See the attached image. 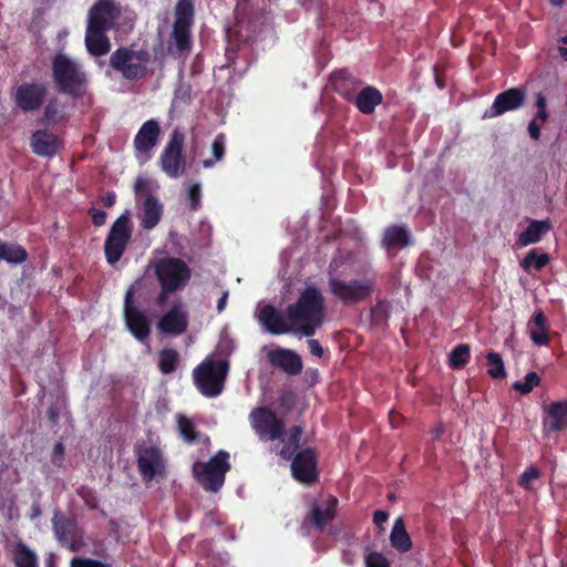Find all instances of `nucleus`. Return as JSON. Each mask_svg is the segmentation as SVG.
I'll return each instance as SVG.
<instances>
[{
  "label": "nucleus",
  "instance_id": "12",
  "mask_svg": "<svg viewBox=\"0 0 567 567\" xmlns=\"http://www.w3.org/2000/svg\"><path fill=\"white\" fill-rule=\"evenodd\" d=\"M290 460L291 475L297 482L312 485L318 481V457L315 449L299 451Z\"/></svg>",
  "mask_w": 567,
  "mask_h": 567
},
{
  "label": "nucleus",
  "instance_id": "23",
  "mask_svg": "<svg viewBox=\"0 0 567 567\" xmlns=\"http://www.w3.org/2000/svg\"><path fill=\"white\" fill-rule=\"evenodd\" d=\"M330 81L333 90L348 102L353 101L361 85V81L347 70L333 72Z\"/></svg>",
  "mask_w": 567,
  "mask_h": 567
},
{
  "label": "nucleus",
  "instance_id": "57",
  "mask_svg": "<svg viewBox=\"0 0 567 567\" xmlns=\"http://www.w3.org/2000/svg\"><path fill=\"white\" fill-rule=\"evenodd\" d=\"M250 9V0H236L235 14L236 17L245 16Z\"/></svg>",
  "mask_w": 567,
  "mask_h": 567
},
{
  "label": "nucleus",
  "instance_id": "56",
  "mask_svg": "<svg viewBox=\"0 0 567 567\" xmlns=\"http://www.w3.org/2000/svg\"><path fill=\"white\" fill-rule=\"evenodd\" d=\"M307 342H308V346L310 349V353L312 355H315L317 358L323 357V353H324L323 348L317 339H309Z\"/></svg>",
  "mask_w": 567,
  "mask_h": 567
},
{
  "label": "nucleus",
  "instance_id": "18",
  "mask_svg": "<svg viewBox=\"0 0 567 567\" xmlns=\"http://www.w3.org/2000/svg\"><path fill=\"white\" fill-rule=\"evenodd\" d=\"M258 320L271 334L293 333L292 323L286 318L285 312L278 311L270 303L260 309Z\"/></svg>",
  "mask_w": 567,
  "mask_h": 567
},
{
  "label": "nucleus",
  "instance_id": "48",
  "mask_svg": "<svg viewBox=\"0 0 567 567\" xmlns=\"http://www.w3.org/2000/svg\"><path fill=\"white\" fill-rule=\"evenodd\" d=\"M365 567H391V561L380 551H371L364 557Z\"/></svg>",
  "mask_w": 567,
  "mask_h": 567
},
{
  "label": "nucleus",
  "instance_id": "9",
  "mask_svg": "<svg viewBox=\"0 0 567 567\" xmlns=\"http://www.w3.org/2000/svg\"><path fill=\"white\" fill-rule=\"evenodd\" d=\"M185 138V134L181 128H174L159 156L161 168L171 178H177L184 173L185 159L183 151Z\"/></svg>",
  "mask_w": 567,
  "mask_h": 567
},
{
  "label": "nucleus",
  "instance_id": "35",
  "mask_svg": "<svg viewBox=\"0 0 567 567\" xmlns=\"http://www.w3.org/2000/svg\"><path fill=\"white\" fill-rule=\"evenodd\" d=\"M13 561L16 567H38V557L22 542L17 543L13 550Z\"/></svg>",
  "mask_w": 567,
  "mask_h": 567
},
{
  "label": "nucleus",
  "instance_id": "55",
  "mask_svg": "<svg viewBox=\"0 0 567 567\" xmlns=\"http://www.w3.org/2000/svg\"><path fill=\"white\" fill-rule=\"evenodd\" d=\"M540 128L542 123L536 122V120H532L527 126L528 134L532 140L538 141L540 137Z\"/></svg>",
  "mask_w": 567,
  "mask_h": 567
},
{
  "label": "nucleus",
  "instance_id": "7",
  "mask_svg": "<svg viewBox=\"0 0 567 567\" xmlns=\"http://www.w3.org/2000/svg\"><path fill=\"white\" fill-rule=\"evenodd\" d=\"M158 284L167 285L173 289H183L192 278L189 266L177 257H162L154 259L150 265Z\"/></svg>",
  "mask_w": 567,
  "mask_h": 567
},
{
  "label": "nucleus",
  "instance_id": "53",
  "mask_svg": "<svg viewBox=\"0 0 567 567\" xmlns=\"http://www.w3.org/2000/svg\"><path fill=\"white\" fill-rule=\"evenodd\" d=\"M188 198L190 202L192 209L196 210L198 208L199 199H200V185L199 184H194L189 187Z\"/></svg>",
  "mask_w": 567,
  "mask_h": 567
},
{
  "label": "nucleus",
  "instance_id": "14",
  "mask_svg": "<svg viewBox=\"0 0 567 567\" xmlns=\"http://www.w3.org/2000/svg\"><path fill=\"white\" fill-rule=\"evenodd\" d=\"M135 454L137 468L144 481L150 482L164 472L163 453L157 446H138Z\"/></svg>",
  "mask_w": 567,
  "mask_h": 567
},
{
  "label": "nucleus",
  "instance_id": "49",
  "mask_svg": "<svg viewBox=\"0 0 567 567\" xmlns=\"http://www.w3.org/2000/svg\"><path fill=\"white\" fill-rule=\"evenodd\" d=\"M539 475H540L539 470L534 466H530L520 475L519 485L525 489H529L530 482L533 480L538 478Z\"/></svg>",
  "mask_w": 567,
  "mask_h": 567
},
{
  "label": "nucleus",
  "instance_id": "27",
  "mask_svg": "<svg viewBox=\"0 0 567 567\" xmlns=\"http://www.w3.org/2000/svg\"><path fill=\"white\" fill-rule=\"evenodd\" d=\"M337 505L338 498L336 496H330L324 508H321L319 505L312 506L309 512V519L317 530H324L328 523L336 517Z\"/></svg>",
  "mask_w": 567,
  "mask_h": 567
},
{
  "label": "nucleus",
  "instance_id": "11",
  "mask_svg": "<svg viewBox=\"0 0 567 567\" xmlns=\"http://www.w3.org/2000/svg\"><path fill=\"white\" fill-rule=\"evenodd\" d=\"M249 421L260 440H282L285 424L268 406L254 409L249 414Z\"/></svg>",
  "mask_w": 567,
  "mask_h": 567
},
{
  "label": "nucleus",
  "instance_id": "31",
  "mask_svg": "<svg viewBox=\"0 0 567 567\" xmlns=\"http://www.w3.org/2000/svg\"><path fill=\"white\" fill-rule=\"evenodd\" d=\"M551 228L548 220H532L527 228L519 234L518 243L528 246L538 243Z\"/></svg>",
  "mask_w": 567,
  "mask_h": 567
},
{
  "label": "nucleus",
  "instance_id": "37",
  "mask_svg": "<svg viewBox=\"0 0 567 567\" xmlns=\"http://www.w3.org/2000/svg\"><path fill=\"white\" fill-rule=\"evenodd\" d=\"M302 433L303 429L301 425L291 426L288 440L279 452L282 458L290 460L298 452Z\"/></svg>",
  "mask_w": 567,
  "mask_h": 567
},
{
  "label": "nucleus",
  "instance_id": "15",
  "mask_svg": "<svg viewBox=\"0 0 567 567\" xmlns=\"http://www.w3.org/2000/svg\"><path fill=\"white\" fill-rule=\"evenodd\" d=\"M526 99L524 87H512L497 94L493 104L484 112L483 118H492L520 109Z\"/></svg>",
  "mask_w": 567,
  "mask_h": 567
},
{
  "label": "nucleus",
  "instance_id": "25",
  "mask_svg": "<svg viewBox=\"0 0 567 567\" xmlns=\"http://www.w3.org/2000/svg\"><path fill=\"white\" fill-rule=\"evenodd\" d=\"M411 234L403 225H391L384 229L382 236V247L386 250L402 249L410 245Z\"/></svg>",
  "mask_w": 567,
  "mask_h": 567
},
{
  "label": "nucleus",
  "instance_id": "46",
  "mask_svg": "<svg viewBox=\"0 0 567 567\" xmlns=\"http://www.w3.org/2000/svg\"><path fill=\"white\" fill-rule=\"evenodd\" d=\"M177 424L179 433L185 442L195 443L198 440L199 433L190 419L185 415H179Z\"/></svg>",
  "mask_w": 567,
  "mask_h": 567
},
{
  "label": "nucleus",
  "instance_id": "50",
  "mask_svg": "<svg viewBox=\"0 0 567 567\" xmlns=\"http://www.w3.org/2000/svg\"><path fill=\"white\" fill-rule=\"evenodd\" d=\"M71 567H109V565L93 558L74 557L71 560Z\"/></svg>",
  "mask_w": 567,
  "mask_h": 567
},
{
  "label": "nucleus",
  "instance_id": "19",
  "mask_svg": "<svg viewBox=\"0 0 567 567\" xmlns=\"http://www.w3.org/2000/svg\"><path fill=\"white\" fill-rule=\"evenodd\" d=\"M30 146L35 155L51 158L63 147V142L47 130H37L30 137Z\"/></svg>",
  "mask_w": 567,
  "mask_h": 567
},
{
  "label": "nucleus",
  "instance_id": "20",
  "mask_svg": "<svg viewBox=\"0 0 567 567\" xmlns=\"http://www.w3.org/2000/svg\"><path fill=\"white\" fill-rule=\"evenodd\" d=\"M187 327L188 316L187 312L183 310L181 302L174 303L158 321L161 332L174 336L184 333Z\"/></svg>",
  "mask_w": 567,
  "mask_h": 567
},
{
  "label": "nucleus",
  "instance_id": "21",
  "mask_svg": "<svg viewBox=\"0 0 567 567\" xmlns=\"http://www.w3.org/2000/svg\"><path fill=\"white\" fill-rule=\"evenodd\" d=\"M161 135L159 123L154 120H147L142 124L134 137L133 144L137 153L147 154L158 142Z\"/></svg>",
  "mask_w": 567,
  "mask_h": 567
},
{
  "label": "nucleus",
  "instance_id": "4",
  "mask_svg": "<svg viewBox=\"0 0 567 567\" xmlns=\"http://www.w3.org/2000/svg\"><path fill=\"white\" fill-rule=\"evenodd\" d=\"M230 467L229 453L219 450L207 462L196 461L193 464V475L206 492L217 493L224 486Z\"/></svg>",
  "mask_w": 567,
  "mask_h": 567
},
{
  "label": "nucleus",
  "instance_id": "13",
  "mask_svg": "<svg viewBox=\"0 0 567 567\" xmlns=\"http://www.w3.org/2000/svg\"><path fill=\"white\" fill-rule=\"evenodd\" d=\"M121 16V7L114 0H97L89 10L87 25L110 31Z\"/></svg>",
  "mask_w": 567,
  "mask_h": 567
},
{
  "label": "nucleus",
  "instance_id": "17",
  "mask_svg": "<svg viewBox=\"0 0 567 567\" xmlns=\"http://www.w3.org/2000/svg\"><path fill=\"white\" fill-rule=\"evenodd\" d=\"M267 359L288 375H298L303 369L301 357L295 350L277 348L267 353Z\"/></svg>",
  "mask_w": 567,
  "mask_h": 567
},
{
  "label": "nucleus",
  "instance_id": "10",
  "mask_svg": "<svg viewBox=\"0 0 567 567\" xmlns=\"http://www.w3.org/2000/svg\"><path fill=\"white\" fill-rule=\"evenodd\" d=\"M49 87L45 82L24 81L17 86L12 97L17 109L28 114L40 111L47 101Z\"/></svg>",
  "mask_w": 567,
  "mask_h": 567
},
{
  "label": "nucleus",
  "instance_id": "22",
  "mask_svg": "<svg viewBox=\"0 0 567 567\" xmlns=\"http://www.w3.org/2000/svg\"><path fill=\"white\" fill-rule=\"evenodd\" d=\"M163 214V204L154 195L148 194L143 200L138 214L141 227L145 230L154 229L162 220Z\"/></svg>",
  "mask_w": 567,
  "mask_h": 567
},
{
  "label": "nucleus",
  "instance_id": "8",
  "mask_svg": "<svg viewBox=\"0 0 567 567\" xmlns=\"http://www.w3.org/2000/svg\"><path fill=\"white\" fill-rule=\"evenodd\" d=\"M141 286V280H136L126 291L124 297V321L127 330L138 341L148 339L151 334V321L146 313L138 309L134 302V293Z\"/></svg>",
  "mask_w": 567,
  "mask_h": 567
},
{
  "label": "nucleus",
  "instance_id": "52",
  "mask_svg": "<svg viewBox=\"0 0 567 567\" xmlns=\"http://www.w3.org/2000/svg\"><path fill=\"white\" fill-rule=\"evenodd\" d=\"M89 215L91 216L92 224L95 227L103 226L107 218V214L104 210H100V209H95V208H90Z\"/></svg>",
  "mask_w": 567,
  "mask_h": 567
},
{
  "label": "nucleus",
  "instance_id": "40",
  "mask_svg": "<svg viewBox=\"0 0 567 567\" xmlns=\"http://www.w3.org/2000/svg\"><path fill=\"white\" fill-rule=\"evenodd\" d=\"M549 262V255L547 252L538 254L537 249H532L520 261V267L525 271L535 269L542 270Z\"/></svg>",
  "mask_w": 567,
  "mask_h": 567
},
{
  "label": "nucleus",
  "instance_id": "26",
  "mask_svg": "<svg viewBox=\"0 0 567 567\" xmlns=\"http://www.w3.org/2000/svg\"><path fill=\"white\" fill-rule=\"evenodd\" d=\"M382 101V93L377 87L368 85L357 93L352 102L362 114L369 115L375 111V107L380 105Z\"/></svg>",
  "mask_w": 567,
  "mask_h": 567
},
{
  "label": "nucleus",
  "instance_id": "43",
  "mask_svg": "<svg viewBox=\"0 0 567 567\" xmlns=\"http://www.w3.org/2000/svg\"><path fill=\"white\" fill-rule=\"evenodd\" d=\"M471 358V347L466 343L457 344L450 353V367L452 369L464 368Z\"/></svg>",
  "mask_w": 567,
  "mask_h": 567
},
{
  "label": "nucleus",
  "instance_id": "34",
  "mask_svg": "<svg viewBox=\"0 0 567 567\" xmlns=\"http://www.w3.org/2000/svg\"><path fill=\"white\" fill-rule=\"evenodd\" d=\"M28 259V251L18 244H9L0 240V260L19 265Z\"/></svg>",
  "mask_w": 567,
  "mask_h": 567
},
{
  "label": "nucleus",
  "instance_id": "32",
  "mask_svg": "<svg viewBox=\"0 0 567 567\" xmlns=\"http://www.w3.org/2000/svg\"><path fill=\"white\" fill-rule=\"evenodd\" d=\"M132 221L130 217V213L125 212L121 216L116 218V220L112 224L107 236L112 237V239H117L118 241L130 243L132 238Z\"/></svg>",
  "mask_w": 567,
  "mask_h": 567
},
{
  "label": "nucleus",
  "instance_id": "38",
  "mask_svg": "<svg viewBox=\"0 0 567 567\" xmlns=\"http://www.w3.org/2000/svg\"><path fill=\"white\" fill-rule=\"evenodd\" d=\"M127 243L118 241L117 239H112V237L106 236L104 243V255L105 259L110 265H115L123 256L126 250Z\"/></svg>",
  "mask_w": 567,
  "mask_h": 567
},
{
  "label": "nucleus",
  "instance_id": "61",
  "mask_svg": "<svg viewBox=\"0 0 567 567\" xmlns=\"http://www.w3.org/2000/svg\"><path fill=\"white\" fill-rule=\"evenodd\" d=\"M535 105L538 110H547V100L542 92L536 94Z\"/></svg>",
  "mask_w": 567,
  "mask_h": 567
},
{
  "label": "nucleus",
  "instance_id": "28",
  "mask_svg": "<svg viewBox=\"0 0 567 567\" xmlns=\"http://www.w3.org/2000/svg\"><path fill=\"white\" fill-rule=\"evenodd\" d=\"M105 30L86 27L85 45L90 54L94 56L105 55L111 48Z\"/></svg>",
  "mask_w": 567,
  "mask_h": 567
},
{
  "label": "nucleus",
  "instance_id": "62",
  "mask_svg": "<svg viewBox=\"0 0 567 567\" xmlns=\"http://www.w3.org/2000/svg\"><path fill=\"white\" fill-rule=\"evenodd\" d=\"M101 200L105 207H112L116 202V195L114 192L107 193Z\"/></svg>",
  "mask_w": 567,
  "mask_h": 567
},
{
  "label": "nucleus",
  "instance_id": "54",
  "mask_svg": "<svg viewBox=\"0 0 567 567\" xmlns=\"http://www.w3.org/2000/svg\"><path fill=\"white\" fill-rule=\"evenodd\" d=\"M159 287L161 291L157 295L155 302L157 306H163L167 302L168 296L178 289H173V287L163 284H159Z\"/></svg>",
  "mask_w": 567,
  "mask_h": 567
},
{
  "label": "nucleus",
  "instance_id": "24",
  "mask_svg": "<svg viewBox=\"0 0 567 567\" xmlns=\"http://www.w3.org/2000/svg\"><path fill=\"white\" fill-rule=\"evenodd\" d=\"M544 429L549 432H560L567 429V401L551 402L545 410Z\"/></svg>",
  "mask_w": 567,
  "mask_h": 567
},
{
  "label": "nucleus",
  "instance_id": "41",
  "mask_svg": "<svg viewBox=\"0 0 567 567\" xmlns=\"http://www.w3.org/2000/svg\"><path fill=\"white\" fill-rule=\"evenodd\" d=\"M179 354L174 349H163L159 351L158 369L163 374H171L176 370Z\"/></svg>",
  "mask_w": 567,
  "mask_h": 567
},
{
  "label": "nucleus",
  "instance_id": "63",
  "mask_svg": "<svg viewBox=\"0 0 567 567\" xmlns=\"http://www.w3.org/2000/svg\"><path fill=\"white\" fill-rule=\"evenodd\" d=\"M548 117L549 114L547 110H538L533 120H536V122H540L543 124L548 120Z\"/></svg>",
  "mask_w": 567,
  "mask_h": 567
},
{
  "label": "nucleus",
  "instance_id": "47",
  "mask_svg": "<svg viewBox=\"0 0 567 567\" xmlns=\"http://www.w3.org/2000/svg\"><path fill=\"white\" fill-rule=\"evenodd\" d=\"M539 384L540 377L536 372L532 371L524 377V381L514 382L513 389L518 391L520 394H528Z\"/></svg>",
  "mask_w": 567,
  "mask_h": 567
},
{
  "label": "nucleus",
  "instance_id": "60",
  "mask_svg": "<svg viewBox=\"0 0 567 567\" xmlns=\"http://www.w3.org/2000/svg\"><path fill=\"white\" fill-rule=\"evenodd\" d=\"M64 454V446L61 442H56L53 447V463H56V457L62 461Z\"/></svg>",
  "mask_w": 567,
  "mask_h": 567
},
{
  "label": "nucleus",
  "instance_id": "51",
  "mask_svg": "<svg viewBox=\"0 0 567 567\" xmlns=\"http://www.w3.org/2000/svg\"><path fill=\"white\" fill-rule=\"evenodd\" d=\"M134 193L136 197H141L145 195V197L151 194L150 192V181L143 176H138L134 184Z\"/></svg>",
  "mask_w": 567,
  "mask_h": 567
},
{
  "label": "nucleus",
  "instance_id": "33",
  "mask_svg": "<svg viewBox=\"0 0 567 567\" xmlns=\"http://www.w3.org/2000/svg\"><path fill=\"white\" fill-rule=\"evenodd\" d=\"M41 124H58L66 120L63 106L56 96L44 102Z\"/></svg>",
  "mask_w": 567,
  "mask_h": 567
},
{
  "label": "nucleus",
  "instance_id": "58",
  "mask_svg": "<svg viewBox=\"0 0 567 567\" xmlns=\"http://www.w3.org/2000/svg\"><path fill=\"white\" fill-rule=\"evenodd\" d=\"M389 519V513L378 509L373 513V523L380 528L384 529L383 524Z\"/></svg>",
  "mask_w": 567,
  "mask_h": 567
},
{
  "label": "nucleus",
  "instance_id": "29",
  "mask_svg": "<svg viewBox=\"0 0 567 567\" xmlns=\"http://www.w3.org/2000/svg\"><path fill=\"white\" fill-rule=\"evenodd\" d=\"M528 326L529 337L535 344L545 346L549 342L548 319L542 310L534 312Z\"/></svg>",
  "mask_w": 567,
  "mask_h": 567
},
{
  "label": "nucleus",
  "instance_id": "16",
  "mask_svg": "<svg viewBox=\"0 0 567 567\" xmlns=\"http://www.w3.org/2000/svg\"><path fill=\"white\" fill-rule=\"evenodd\" d=\"M52 525L59 543L68 547L71 551H76L81 539L76 522L60 512H55L52 518Z\"/></svg>",
  "mask_w": 567,
  "mask_h": 567
},
{
  "label": "nucleus",
  "instance_id": "45",
  "mask_svg": "<svg viewBox=\"0 0 567 567\" xmlns=\"http://www.w3.org/2000/svg\"><path fill=\"white\" fill-rule=\"evenodd\" d=\"M390 317V303L379 300L370 310V319L373 326L386 324Z\"/></svg>",
  "mask_w": 567,
  "mask_h": 567
},
{
  "label": "nucleus",
  "instance_id": "30",
  "mask_svg": "<svg viewBox=\"0 0 567 567\" xmlns=\"http://www.w3.org/2000/svg\"><path fill=\"white\" fill-rule=\"evenodd\" d=\"M390 543L391 546L401 554L410 551L413 547L412 539L406 532L405 523L402 517H398L394 520L390 533Z\"/></svg>",
  "mask_w": 567,
  "mask_h": 567
},
{
  "label": "nucleus",
  "instance_id": "2",
  "mask_svg": "<svg viewBox=\"0 0 567 567\" xmlns=\"http://www.w3.org/2000/svg\"><path fill=\"white\" fill-rule=\"evenodd\" d=\"M52 81L59 93L82 99L89 85V76L83 65L63 53L53 56L51 63Z\"/></svg>",
  "mask_w": 567,
  "mask_h": 567
},
{
  "label": "nucleus",
  "instance_id": "5",
  "mask_svg": "<svg viewBox=\"0 0 567 567\" xmlns=\"http://www.w3.org/2000/svg\"><path fill=\"white\" fill-rule=\"evenodd\" d=\"M228 370L227 360L207 358L193 370L194 383L203 395L215 398L223 392Z\"/></svg>",
  "mask_w": 567,
  "mask_h": 567
},
{
  "label": "nucleus",
  "instance_id": "6",
  "mask_svg": "<svg viewBox=\"0 0 567 567\" xmlns=\"http://www.w3.org/2000/svg\"><path fill=\"white\" fill-rule=\"evenodd\" d=\"M151 53L148 50H132L118 48L110 56L111 68L118 72L125 80L138 81L148 73Z\"/></svg>",
  "mask_w": 567,
  "mask_h": 567
},
{
  "label": "nucleus",
  "instance_id": "64",
  "mask_svg": "<svg viewBox=\"0 0 567 567\" xmlns=\"http://www.w3.org/2000/svg\"><path fill=\"white\" fill-rule=\"evenodd\" d=\"M227 299H228V291H224L221 297L217 301V311L218 312H221L225 309Z\"/></svg>",
  "mask_w": 567,
  "mask_h": 567
},
{
  "label": "nucleus",
  "instance_id": "44",
  "mask_svg": "<svg viewBox=\"0 0 567 567\" xmlns=\"http://www.w3.org/2000/svg\"><path fill=\"white\" fill-rule=\"evenodd\" d=\"M487 373L492 379H504L506 369L499 353L491 351L486 354Z\"/></svg>",
  "mask_w": 567,
  "mask_h": 567
},
{
  "label": "nucleus",
  "instance_id": "1",
  "mask_svg": "<svg viewBox=\"0 0 567 567\" xmlns=\"http://www.w3.org/2000/svg\"><path fill=\"white\" fill-rule=\"evenodd\" d=\"M285 315L292 323L293 333L311 337L323 323L326 299L318 287L307 286L296 302L287 306Z\"/></svg>",
  "mask_w": 567,
  "mask_h": 567
},
{
  "label": "nucleus",
  "instance_id": "59",
  "mask_svg": "<svg viewBox=\"0 0 567 567\" xmlns=\"http://www.w3.org/2000/svg\"><path fill=\"white\" fill-rule=\"evenodd\" d=\"M47 416L53 426L58 425L60 420V409L56 405H50L47 411Z\"/></svg>",
  "mask_w": 567,
  "mask_h": 567
},
{
  "label": "nucleus",
  "instance_id": "36",
  "mask_svg": "<svg viewBox=\"0 0 567 567\" xmlns=\"http://www.w3.org/2000/svg\"><path fill=\"white\" fill-rule=\"evenodd\" d=\"M195 8L193 0H178L175 6L174 24L192 27L194 23Z\"/></svg>",
  "mask_w": 567,
  "mask_h": 567
},
{
  "label": "nucleus",
  "instance_id": "39",
  "mask_svg": "<svg viewBox=\"0 0 567 567\" xmlns=\"http://www.w3.org/2000/svg\"><path fill=\"white\" fill-rule=\"evenodd\" d=\"M190 28L192 27L173 24L172 39L179 53L189 51L192 48Z\"/></svg>",
  "mask_w": 567,
  "mask_h": 567
},
{
  "label": "nucleus",
  "instance_id": "3",
  "mask_svg": "<svg viewBox=\"0 0 567 567\" xmlns=\"http://www.w3.org/2000/svg\"><path fill=\"white\" fill-rule=\"evenodd\" d=\"M329 268H332V264ZM328 287L329 292L343 306H355L372 297L375 281L373 278L344 280L329 269Z\"/></svg>",
  "mask_w": 567,
  "mask_h": 567
},
{
  "label": "nucleus",
  "instance_id": "42",
  "mask_svg": "<svg viewBox=\"0 0 567 567\" xmlns=\"http://www.w3.org/2000/svg\"><path fill=\"white\" fill-rule=\"evenodd\" d=\"M226 137L225 134L219 133L212 144V158H206L202 162L203 167L212 168L217 162L221 161L225 156L226 151Z\"/></svg>",
  "mask_w": 567,
  "mask_h": 567
}]
</instances>
